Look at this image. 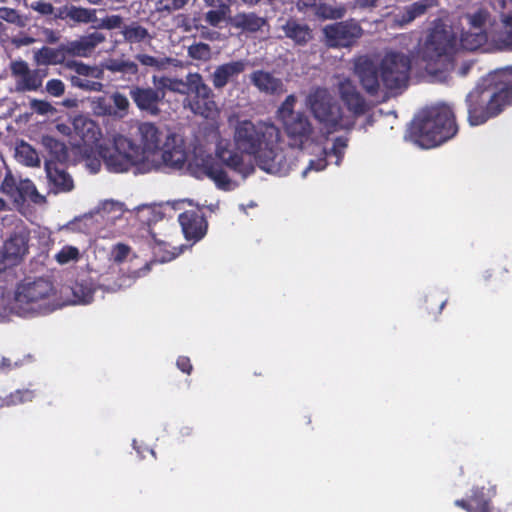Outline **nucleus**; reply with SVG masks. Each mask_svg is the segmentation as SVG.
I'll return each instance as SVG.
<instances>
[{
  "label": "nucleus",
  "mask_w": 512,
  "mask_h": 512,
  "mask_svg": "<svg viewBox=\"0 0 512 512\" xmlns=\"http://www.w3.org/2000/svg\"><path fill=\"white\" fill-rule=\"evenodd\" d=\"M425 309L429 314L439 315L447 304V299H440L436 296H429L425 300Z\"/></svg>",
  "instance_id": "3c124183"
},
{
  "label": "nucleus",
  "mask_w": 512,
  "mask_h": 512,
  "mask_svg": "<svg viewBox=\"0 0 512 512\" xmlns=\"http://www.w3.org/2000/svg\"><path fill=\"white\" fill-rule=\"evenodd\" d=\"M348 145V138L345 137H337L335 138L333 145L329 152H326L327 155H334L336 159V164L339 165L343 159L345 149Z\"/></svg>",
  "instance_id": "8fccbe9b"
},
{
  "label": "nucleus",
  "mask_w": 512,
  "mask_h": 512,
  "mask_svg": "<svg viewBox=\"0 0 512 512\" xmlns=\"http://www.w3.org/2000/svg\"><path fill=\"white\" fill-rule=\"evenodd\" d=\"M42 144L49 153L45 162V170L50 191L57 194L64 191V142L46 135Z\"/></svg>",
  "instance_id": "9b49d317"
},
{
  "label": "nucleus",
  "mask_w": 512,
  "mask_h": 512,
  "mask_svg": "<svg viewBox=\"0 0 512 512\" xmlns=\"http://www.w3.org/2000/svg\"><path fill=\"white\" fill-rule=\"evenodd\" d=\"M411 64L409 55L398 51L387 52L380 64V76L384 87L391 92L406 88Z\"/></svg>",
  "instance_id": "9d476101"
},
{
  "label": "nucleus",
  "mask_w": 512,
  "mask_h": 512,
  "mask_svg": "<svg viewBox=\"0 0 512 512\" xmlns=\"http://www.w3.org/2000/svg\"><path fill=\"white\" fill-rule=\"evenodd\" d=\"M187 52L190 58L199 61H208L212 55L210 45L203 42L190 45Z\"/></svg>",
  "instance_id": "c03bdc74"
},
{
  "label": "nucleus",
  "mask_w": 512,
  "mask_h": 512,
  "mask_svg": "<svg viewBox=\"0 0 512 512\" xmlns=\"http://www.w3.org/2000/svg\"><path fill=\"white\" fill-rule=\"evenodd\" d=\"M34 58L39 65H52L64 62V48L58 49L43 47L34 53Z\"/></svg>",
  "instance_id": "f704fd0d"
},
{
  "label": "nucleus",
  "mask_w": 512,
  "mask_h": 512,
  "mask_svg": "<svg viewBox=\"0 0 512 512\" xmlns=\"http://www.w3.org/2000/svg\"><path fill=\"white\" fill-rule=\"evenodd\" d=\"M284 37L291 40L295 46H306L313 39V30L306 23L295 18H289L281 26Z\"/></svg>",
  "instance_id": "cd10ccee"
},
{
  "label": "nucleus",
  "mask_w": 512,
  "mask_h": 512,
  "mask_svg": "<svg viewBox=\"0 0 512 512\" xmlns=\"http://www.w3.org/2000/svg\"><path fill=\"white\" fill-rule=\"evenodd\" d=\"M247 68L246 60H236L217 66L210 79L215 89H223L230 81L236 79Z\"/></svg>",
  "instance_id": "b1692460"
},
{
  "label": "nucleus",
  "mask_w": 512,
  "mask_h": 512,
  "mask_svg": "<svg viewBox=\"0 0 512 512\" xmlns=\"http://www.w3.org/2000/svg\"><path fill=\"white\" fill-rule=\"evenodd\" d=\"M10 70L14 79L15 91L19 93L37 91L46 76L41 69H30L23 60L11 62Z\"/></svg>",
  "instance_id": "2eb2a0df"
},
{
  "label": "nucleus",
  "mask_w": 512,
  "mask_h": 512,
  "mask_svg": "<svg viewBox=\"0 0 512 512\" xmlns=\"http://www.w3.org/2000/svg\"><path fill=\"white\" fill-rule=\"evenodd\" d=\"M178 221L184 237L189 241L197 242L201 240L207 232V220L205 216L198 211L187 210L179 215Z\"/></svg>",
  "instance_id": "aec40b11"
},
{
  "label": "nucleus",
  "mask_w": 512,
  "mask_h": 512,
  "mask_svg": "<svg viewBox=\"0 0 512 512\" xmlns=\"http://www.w3.org/2000/svg\"><path fill=\"white\" fill-rule=\"evenodd\" d=\"M250 80L260 92L265 94L280 95L285 91L283 81L264 70L252 72Z\"/></svg>",
  "instance_id": "c85d7f7f"
},
{
  "label": "nucleus",
  "mask_w": 512,
  "mask_h": 512,
  "mask_svg": "<svg viewBox=\"0 0 512 512\" xmlns=\"http://www.w3.org/2000/svg\"><path fill=\"white\" fill-rule=\"evenodd\" d=\"M487 41L485 32L464 33L461 36V46L469 51H474L481 47Z\"/></svg>",
  "instance_id": "37998d69"
},
{
  "label": "nucleus",
  "mask_w": 512,
  "mask_h": 512,
  "mask_svg": "<svg viewBox=\"0 0 512 512\" xmlns=\"http://www.w3.org/2000/svg\"><path fill=\"white\" fill-rule=\"evenodd\" d=\"M15 158L17 162L27 167H39L41 163L37 151L24 141L16 145Z\"/></svg>",
  "instance_id": "72a5a7b5"
},
{
  "label": "nucleus",
  "mask_w": 512,
  "mask_h": 512,
  "mask_svg": "<svg viewBox=\"0 0 512 512\" xmlns=\"http://www.w3.org/2000/svg\"><path fill=\"white\" fill-rule=\"evenodd\" d=\"M231 10L212 9L205 13V21L212 27H219L224 22Z\"/></svg>",
  "instance_id": "de8ad7c7"
},
{
  "label": "nucleus",
  "mask_w": 512,
  "mask_h": 512,
  "mask_svg": "<svg viewBox=\"0 0 512 512\" xmlns=\"http://www.w3.org/2000/svg\"><path fill=\"white\" fill-rule=\"evenodd\" d=\"M72 298H66L68 304H87L93 299L94 289L88 280L76 281L70 287Z\"/></svg>",
  "instance_id": "2f4dec72"
},
{
  "label": "nucleus",
  "mask_w": 512,
  "mask_h": 512,
  "mask_svg": "<svg viewBox=\"0 0 512 512\" xmlns=\"http://www.w3.org/2000/svg\"><path fill=\"white\" fill-rule=\"evenodd\" d=\"M20 185V198L17 201V206L23 205L26 201H31L35 204H40L44 201V197L38 193L34 183L29 179H22Z\"/></svg>",
  "instance_id": "c9c22d12"
},
{
  "label": "nucleus",
  "mask_w": 512,
  "mask_h": 512,
  "mask_svg": "<svg viewBox=\"0 0 512 512\" xmlns=\"http://www.w3.org/2000/svg\"><path fill=\"white\" fill-rule=\"evenodd\" d=\"M319 19H342L346 14L344 6L332 7L326 3L318 2L317 7L313 13Z\"/></svg>",
  "instance_id": "a19ab883"
},
{
  "label": "nucleus",
  "mask_w": 512,
  "mask_h": 512,
  "mask_svg": "<svg viewBox=\"0 0 512 512\" xmlns=\"http://www.w3.org/2000/svg\"><path fill=\"white\" fill-rule=\"evenodd\" d=\"M28 7L43 16L52 15L55 11L52 3L45 1H32Z\"/></svg>",
  "instance_id": "4d7b16f0"
},
{
  "label": "nucleus",
  "mask_w": 512,
  "mask_h": 512,
  "mask_svg": "<svg viewBox=\"0 0 512 512\" xmlns=\"http://www.w3.org/2000/svg\"><path fill=\"white\" fill-rule=\"evenodd\" d=\"M124 204L114 200H104L91 211L99 232L112 226L124 214Z\"/></svg>",
  "instance_id": "5701e85b"
},
{
  "label": "nucleus",
  "mask_w": 512,
  "mask_h": 512,
  "mask_svg": "<svg viewBox=\"0 0 512 512\" xmlns=\"http://www.w3.org/2000/svg\"><path fill=\"white\" fill-rule=\"evenodd\" d=\"M129 96L140 112L153 117L161 113L160 105L165 99V93H162L156 86L133 84L129 87Z\"/></svg>",
  "instance_id": "4468645a"
},
{
  "label": "nucleus",
  "mask_w": 512,
  "mask_h": 512,
  "mask_svg": "<svg viewBox=\"0 0 512 512\" xmlns=\"http://www.w3.org/2000/svg\"><path fill=\"white\" fill-rule=\"evenodd\" d=\"M0 19L12 24H20L21 17L16 10L12 8H0Z\"/></svg>",
  "instance_id": "13d9d810"
},
{
  "label": "nucleus",
  "mask_w": 512,
  "mask_h": 512,
  "mask_svg": "<svg viewBox=\"0 0 512 512\" xmlns=\"http://www.w3.org/2000/svg\"><path fill=\"white\" fill-rule=\"evenodd\" d=\"M138 132L142 143L141 150L145 152L147 159L148 153H155L162 148L163 140L166 141V136L171 133H166L152 122H143L138 126Z\"/></svg>",
  "instance_id": "4be33fe9"
},
{
  "label": "nucleus",
  "mask_w": 512,
  "mask_h": 512,
  "mask_svg": "<svg viewBox=\"0 0 512 512\" xmlns=\"http://www.w3.org/2000/svg\"><path fill=\"white\" fill-rule=\"evenodd\" d=\"M110 98L113 103L111 104L112 107L117 111L116 116L120 118L125 117L129 112L130 106L128 98L120 92L113 93Z\"/></svg>",
  "instance_id": "a18cd8bd"
},
{
  "label": "nucleus",
  "mask_w": 512,
  "mask_h": 512,
  "mask_svg": "<svg viewBox=\"0 0 512 512\" xmlns=\"http://www.w3.org/2000/svg\"><path fill=\"white\" fill-rule=\"evenodd\" d=\"M356 74L359 77L362 87L371 95L379 91V73L377 67L370 60H363L355 66Z\"/></svg>",
  "instance_id": "c756f323"
},
{
  "label": "nucleus",
  "mask_w": 512,
  "mask_h": 512,
  "mask_svg": "<svg viewBox=\"0 0 512 512\" xmlns=\"http://www.w3.org/2000/svg\"><path fill=\"white\" fill-rule=\"evenodd\" d=\"M186 103L196 115L204 118H213L218 107L212 89L204 82L199 73H189L186 77Z\"/></svg>",
  "instance_id": "1a4fd4ad"
},
{
  "label": "nucleus",
  "mask_w": 512,
  "mask_h": 512,
  "mask_svg": "<svg viewBox=\"0 0 512 512\" xmlns=\"http://www.w3.org/2000/svg\"><path fill=\"white\" fill-rule=\"evenodd\" d=\"M296 103V97L294 95H288L284 102L278 109V114L281 120L285 117L296 115L298 112L294 111V105Z\"/></svg>",
  "instance_id": "603ef678"
},
{
  "label": "nucleus",
  "mask_w": 512,
  "mask_h": 512,
  "mask_svg": "<svg viewBox=\"0 0 512 512\" xmlns=\"http://www.w3.org/2000/svg\"><path fill=\"white\" fill-rule=\"evenodd\" d=\"M66 230L84 234L100 233L97 224L94 221L92 212L85 213L84 215L76 217L72 221L66 223Z\"/></svg>",
  "instance_id": "473e14b6"
},
{
  "label": "nucleus",
  "mask_w": 512,
  "mask_h": 512,
  "mask_svg": "<svg viewBox=\"0 0 512 512\" xmlns=\"http://www.w3.org/2000/svg\"><path fill=\"white\" fill-rule=\"evenodd\" d=\"M309 103L314 117L324 125L328 133L354 128L352 116H347L342 107L325 89H317L309 96Z\"/></svg>",
  "instance_id": "6e6552de"
},
{
  "label": "nucleus",
  "mask_w": 512,
  "mask_h": 512,
  "mask_svg": "<svg viewBox=\"0 0 512 512\" xmlns=\"http://www.w3.org/2000/svg\"><path fill=\"white\" fill-rule=\"evenodd\" d=\"M246 176L252 167L244 164L243 156L228 149L217 150L216 156L211 154H195L188 162V170L196 178L208 177L222 190L231 189V180L223 166Z\"/></svg>",
  "instance_id": "423d86ee"
},
{
  "label": "nucleus",
  "mask_w": 512,
  "mask_h": 512,
  "mask_svg": "<svg viewBox=\"0 0 512 512\" xmlns=\"http://www.w3.org/2000/svg\"><path fill=\"white\" fill-rule=\"evenodd\" d=\"M379 0H354V7L359 9H374Z\"/></svg>",
  "instance_id": "69168bd1"
},
{
  "label": "nucleus",
  "mask_w": 512,
  "mask_h": 512,
  "mask_svg": "<svg viewBox=\"0 0 512 512\" xmlns=\"http://www.w3.org/2000/svg\"><path fill=\"white\" fill-rule=\"evenodd\" d=\"M280 130L273 123L243 120L237 123L234 142L241 153L252 155L258 166L268 172L280 169L281 153L278 149Z\"/></svg>",
  "instance_id": "7ed1b4c3"
},
{
  "label": "nucleus",
  "mask_w": 512,
  "mask_h": 512,
  "mask_svg": "<svg viewBox=\"0 0 512 512\" xmlns=\"http://www.w3.org/2000/svg\"><path fill=\"white\" fill-rule=\"evenodd\" d=\"M189 0H166V3L160 1L157 10L160 12L166 11L168 13L182 9L188 4Z\"/></svg>",
  "instance_id": "6e6d98bb"
},
{
  "label": "nucleus",
  "mask_w": 512,
  "mask_h": 512,
  "mask_svg": "<svg viewBox=\"0 0 512 512\" xmlns=\"http://www.w3.org/2000/svg\"><path fill=\"white\" fill-rule=\"evenodd\" d=\"M104 41L105 36L97 31L81 36L77 40L66 43V57H88L94 52L95 48Z\"/></svg>",
  "instance_id": "a878e982"
},
{
  "label": "nucleus",
  "mask_w": 512,
  "mask_h": 512,
  "mask_svg": "<svg viewBox=\"0 0 512 512\" xmlns=\"http://www.w3.org/2000/svg\"><path fill=\"white\" fill-rule=\"evenodd\" d=\"M338 91L340 99L349 111L347 116L353 117L355 125L357 118L363 116L368 111L367 102L349 79H345L339 83Z\"/></svg>",
  "instance_id": "6ab92c4d"
},
{
  "label": "nucleus",
  "mask_w": 512,
  "mask_h": 512,
  "mask_svg": "<svg viewBox=\"0 0 512 512\" xmlns=\"http://www.w3.org/2000/svg\"><path fill=\"white\" fill-rule=\"evenodd\" d=\"M122 35L125 41L131 44L151 39L148 29L141 26L138 22H132L130 25H125L122 30Z\"/></svg>",
  "instance_id": "4c0bfd02"
},
{
  "label": "nucleus",
  "mask_w": 512,
  "mask_h": 512,
  "mask_svg": "<svg viewBox=\"0 0 512 512\" xmlns=\"http://www.w3.org/2000/svg\"><path fill=\"white\" fill-rule=\"evenodd\" d=\"M95 112L98 115L103 116L117 115V111L112 107V105L107 101L105 97L98 98L95 105Z\"/></svg>",
  "instance_id": "5fc2aeb1"
},
{
  "label": "nucleus",
  "mask_w": 512,
  "mask_h": 512,
  "mask_svg": "<svg viewBox=\"0 0 512 512\" xmlns=\"http://www.w3.org/2000/svg\"><path fill=\"white\" fill-rule=\"evenodd\" d=\"M162 161L165 168L181 170L187 162V153L182 142L177 143V136L169 133L162 145Z\"/></svg>",
  "instance_id": "412c9836"
},
{
  "label": "nucleus",
  "mask_w": 512,
  "mask_h": 512,
  "mask_svg": "<svg viewBox=\"0 0 512 512\" xmlns=\"http://www.w3.org/2000/svg\"><path fill=\"white\" fill-rule=\"evenodd\" d=\"M66 18L75 24H88L96 21V10L72 5L66 7Z\"/></svg>",
  "instance_id": "e433bc0d"
},
{
  "label": "nucleus",
  "mask_w": 512,
  "mask_h": 512,
  "mask_svg": "<svg viewBox=\"0 0 512 512\" xmlns=\"http://www.w3.org/2000/svg\"><path fill=\"white\" fill-rule=\"evenodd\" d=\"M21 178L14 176L11 172H8L0 186L2 193L7 195L16 205L20 198V185Z\"/></svg>",
  "instance_id": "ea45409f"
},
{
  "label": "nucleus",
  "mask_w": 512,
  "mask_h": 512,
  "mask_svg": "<svg viewBox=\"0 0 512 512\" xmlns=\"http://www.w3.org/2000/svg\"><path fill=\"white\" fill-rule=\"evenodd\" d=\"M290 145L302 149L310 139L313 132L312 124L305 113L285 117L281 120Z\"/></svg>",
  "instance_id": "f3484780"
},
{
  "label": "nucleus",
  "mask_w": 512,
  "mask_h": 512,
  "mask_svg": "<svg viewBox=\"0 0 512 512\" xmlns=\"http://www.w3.org/2000/svg\"><path fill=\"white\" fill-rule=\"evenodd\" d=\"M66 69L73 70L77 75L70 77L72 86L81 88L86 91L99 92L103 89V84L99 81L91 79H103L104 67L89 66L81 61L69 59L66 57Z\"/></svg>",
  "instance_id": "ddd939ff"
},
{
  "label": "nucleus",
  "mask_w": 512,
  "mask_h": 512,
  "mask_svg": "<svg viewBox=\"0 0 512 512\" xmlns=\"http://www.w3.org/2000/svg\"><path fill=\"white\" fill-rule=\"evenodd\" d=\"M319 1L320 0H297L296 8L302 13H307L309 11L314 13Z\"/></svg>",
  "instance_id": "052dcab7"
},
{
  "label": "nucleus",
  "mask_w": 512,
  "mask_h": 512,
  "mask_svg": "<svg viewBox=\"0 0 512 512\" xmlns=\"http://www.w3.org/2000/svg\"><path fill=\"white\" fill-rule=\"evenodd\" d=\"M230 24L244 33H256L268 25V21L254 12H239L230 18Z\"/></svg>",
  "instance_id": "7c9ffc66"
},
{
  "label": "nucleus",
  "mask_w": 512,
  "mask_h": 512,
  "mask_svg": "<svg viewBox=\"0 0 512 512\" xmlns=\"http://www.w3.org/2000/svg\"><path fill=\"white\" fill-rule=\"evenodd\" d=\"M64 305L62 288L53 276H27L17 283L9 314L31 319L49 315Z\"/></svg>",
  "instance_id": "f03ea898"
},
{
  "label": "nucleus",
  "mask_w": 512,
  "mask_h": 512,
  "mask_svg": "<svg viewBox=\"0 0 512 512\" xmlns=\"http://www.w3.org/2000/svg\"><path fill=\"white\" fill-rule=\"evenodd\" d=\"M30 108L39 115H50L56 111L49 102L38 99L30 101Z\"/></svg>",
  "instance_id": "864d4df0"
},
{
  "label": "nucleus",
  "mask_w": 512,
  "mask_h": 512,
  "mask_svg": "<svg viewBox=\"0 0 512 512\" xmlns=\"http://www.w3.org/2000/svg\"><path fill=\"white\" fill-rule=\"evenodd\" d=\"M439 0H419L402 7L395 15L394 22L399 27H405L415 19L424 16L429 9L437 7Z\"/></svg>",
  "instance_id": "393cba45"
},
{
  "label": "nucleus",
  "mask_w": 512,
  "mask_h": 512,
  "mask_svg": "<svg viewBox=\"0 0 512 512\" xmlns=\"http://www.w3.org/2000/svg\"><path fill=\"white\" fill-rule=\"evenodd\" d=\"M152 83L157 89H160L162 93L166 94V90L173 92H180V86L184 85L182 80L171 78L167 76H152Z\"/></svg>",
  "instance_id": "79ce46f5"
},
{
  "label": "nucleus",
  "mask_w": 512,
  "mask_h": 512,
  "mask_svg": "<svg viewBox=\"0 0 512 512\" xmlns=\"http://www.w3.org/2000/svg\"><path fill=\"white\" fill-rule=\"evenodd\" d=\"M73 131L66 132V135L74 139V146H83L84 152L96 144L101 136L98 125L91 119L79 115L73 119Z\"/></svg>",
  "instance_id": "dca6fc26"
},
{
  "label": "nucleus",
  "mask_w": 512,
  "mask_h": 512,
  "mask_svg": "<svg viewBox=\"0 0 512 512\" xmlns=\"http://www.w3.org/2000/svg\"><path fill=\"white\" fill-rule=\"evenodd\" d=\"M176 365L178 369H180L183 373L188 375H190L193 370L190 358L187 356H179L177 358Z\"/></svg>",
  "instance_id": "680f3d73"
},
{
  "label": "nucleus",
  "mask_w": 512,
  "mask_h": 512,
  "mask_svg": "<svg viewBox=\"0 0 512 512\" xmlns=\"http://www.w3.org/2000/svg\"><path fill=\"white\" fill-rule=\"evenodd\" d=\"M103 67L113 74H119L115 77L117 81L133 83L139 79L138 64L129 59L110 58L103 63Z\"/></svg>",
  "instance_id": "bb28decb"
},
{
  "label": "nucleus",
  "mask_w": 512,
  "mask_h": 512,
  "mask_svg": "<svg viewBox=\"0 0 512 512\" xmlns=\"http://www.w3.org/2000/svg\"><path fill=\"white\" fill-rule=\"evenodd\" d=\"M206 6L214 9L231 10V0H203Z\"/></svg>",
  "instance_id": "0e129e2a"
},
{
  "label": "nucleus",
  "mask_w": 512,
  "mask_h": 512,
  "mask_svg": "<svg viewBox=\"0 0 512 512\" xmlns=\"http://www.w3.org/2000/svg\"><path fill=\"white\" fill-rule=\"evenodd\" d=\"M98 153L106 168L113 173L127 172L134 167L138 173L143 174L155 168L140 146L120 134L113 137L111 145H99Z\"/></svg>",
  "instance_id": "0eeeda50"
},
{
  "label": "nucleus",
  "mask_w": 512,
  "mask_h": 512,
  "mask_svg": "<svg viewBox=\"0 0 512 512\" xmlns=\"http://www.w3.org/2000/svg\"><path fill=\"white\" fill-rule=\"evenodd\" d=\"M123 23V18L120 15H111L103 20V25L107 29L119 28Z\"/></svg>",
  "instance_id": "e2e57ef3"
},
{
  "label": "nucleus",
  "mask_w": 512,
  "mask_h": 512,
  "mask_svg": "<svg viewBox=\"0 0 512 512\" xmlns=\"http://www.w3.org/2000/svg\"><path fill=\"white\" fill-rule=\"evenodd\" d=\"M131 253V247L124 243H117L111 249L110 259L117 264L123 263Z\"/></svg>",
  "instance_id": "09e8293b"
},
{
  "label": "nucleus",
  "mask_w": 512,
  "mask_h": 512,
  "mask_svg": "<svg viewBox=\"0 0 512 512\" xmlns=\"http://www.w3.org/2000/svg\"><path fill=\"white\" fill-rule=\"evenodd\" d=\"M457 44L458 38L452 27L440 19L434 21L418 52L425 63L426 71L431 75L446 78L447 73L454 68Z\"/></svg>",
  "instance_id": "39448f33"
},
{
  "label": "nucleus",
  "mask_w": 512,
  "mask_h": 512,
  "mask_svg": "<svg viewBox=\"0 0 512 512\" xmlns=\"http://www.w3.org/2000/svg\"><path fill=\"white\" fill-rule=\"evenodd\" d=\"M28 237L24 231L14 233L0 251V271L17 265L27 253Z\"/></svg>",
  "instance_id": "a211bd4d"
},
{
  "label": "nucleus",
  "mask_w": 512,
  "mask_h": 512,
  "mask_svg": "<svg viewBox=\"0 0 512 512\" xmlns=\"http://www.w3.org/2000/svg\"><path fill=\"white\" fill-rule=\"evenodd\" d=\"M135 60L142 66L151 67L156 71L166 70L173 61L170 57H155L145 53L136 54Z\"/></svg>",
  "instance_id": "58836bf2"
},
{
  "label": "nucleus",
  "mask_w": 512,
  "mask_h": 512,
  "mask_svg": "<svg viewBox=\"0 0 512 512\" xmlns=\"http://www.w3.org/2000/svg\"><path fill=\"white\" fill-rule=\"evenodd\" d=\"M458 132L452 108L439 104L423 110L409 125L406 139L420 148H434L451 139Z\"/></svg>",
  "instance_id": "20e7f679"
},
{
  "label": "nucleus",
  "mask_w": 512,
  "mask_h": 512,
  "mask_svg": "<svg viewBox=\"0 0 512 512\" xmlns=\"http://www.w3.org/2000/svg\"><path fill=\"white\" fill-rule=\"evenodd\" d=\"M79 258V250L74 246H66V263L76 261Z\"/></svg>",
  "instance_id": "338daca9"
},
{
  "label": "nucleus",
  "mask_w": 512,
  "mask_h": 512,
  "mask_svg": "<svg viewBox=\"0 0 512 512\" xmlns=\"http://www.w3.org/2000/svg\"><path fill=\"white\" fill-rule=\"evenodd\" d=\"M363 33L362 26L353 18L328 24L323 28L326 45L330 48L352 47Z\"/></svg>",
  "instance_id": "f8f14e48"
},
{
  "label": "nucleus",
  "mask_w": 512,
  "mask_h": 512,
  "mask_svg": "<svg viewBox=\"0 0 512 512\" xmlns=\"http://www.w3.org/2000/svg\"><path fill=\"white\" fill-rule=\"evenodd\" d=\"M34 398V392L28 389L17 390L14 393H11L8 397L4 399V404L9 405H17L21 403H25L31 401Z\"/></svg>",
  "instance_id": "49530a36"
},
{
  "label": "nucleus",
  "mask_w": 512,
  "mask_h": 512,
  "mask_svg": "<svg viewBox=\"0 0 512 512\" xmlns=\"http://www.w3.org/2000/svg\"><path fill=\"white\" fill-rule=\"evenodd\" d=\"M46 90L52 96H60L64 92V84L61 80L52 79L47 82Z\"/></svg>",
  "instance_id": "bf43d9fd"
},
{
  "label": "nucleus",
  "mask_w": 512,
  "mask_h": 512,
  "mask_svg": "<svg viewBox=\"0 0 512 512\" xmlns=\"http://www.w3.org/2000/svg\"><path fill=\"white\" fill-rule=\"evenodd\" d=\"M88 166L90 167V169L93 173H96L100 169V161L97 159L90 160V162L88 163Z\"/></svg>",
  "instance_id": "774afa93"
},
{
  "label": "nucleus",
  "mask_w": 512,
  "mask_h": 512,
  "mask_svg": "<svg viewBox=\"0 0 512 512\" xmlns=\"http://www.w3.org/2000/svg\"><path fill=\"white\" fill-rule=\"evenodd\" d=\"M467 122L480 126L512 105V67L490 72L466 95Z\"/></svg>",
  "instance_id": "f257e3e1"
}]
</instances>
